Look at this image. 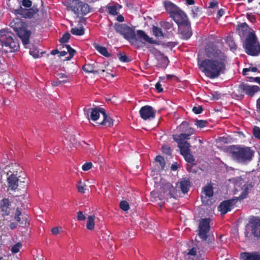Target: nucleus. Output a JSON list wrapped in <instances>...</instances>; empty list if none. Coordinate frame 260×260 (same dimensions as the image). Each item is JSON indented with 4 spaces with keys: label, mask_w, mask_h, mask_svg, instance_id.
Returning <instances> with one entry per match:
<instances>
[{
    "label": "nucleus",
    "mask_w": 260,
    "mask_h": 260,
    "mask_svg": "<svg viewBox=\"0 0 260 260\" xmlns=\"http://www.w3.org/2000/svg\"><path fill=\"white\" fill-rule=\"evenodd\" d=\"M205 58L199 62L205 75L210 79L219 77L226 71L228 57L213 42H208L205 47Z\"/></svg>",
    "instance_id": "obj_1"
},
{
    "label": "nucleus",
    "mask_w": 260,
    "mask_h": 260,
    "mask_svg": "<svg viewBox=\"0 0 260 260\" xmlns=\"http://www.w3.org/2000/svg\"><path fill=\"white\" fill-rule=\"evenodd\" d=\"M165 8L170 16L176 23L178 27L179 33L182 38L189 39L192 36L190 22L186 14L179 7L171 2L165 4Z\"/></svg>",
    "instance_id": "obj_2"
},
{
    "label": "nucleus",
    "mask_w": 260,
    "mask_h": 260,
    "mask_svg": "<svg viewBox=\"0 0 260 260\" xmlns=\"http://www.w3.org/2000/svg\"><path fill=\"white\" fill-rule=\"evenodd\" d=\"M16 2L18 5L17 8H15L11 5L10 0H7V5L12 12L16 15H20L25 18H33L35 20V21H32L33 22L37 24H39L43 19V14H42V16L38 14L39 9L35 5L29 9H25L21 7L20 2L18 0H17Z\"/></svg>",
    "instance_id": "obj_3"
},
{
    "label": "nucleus",
    "mask_w": 260,
    "mask_h": 260,
    "mask_svg": "<svg viewBox=\"0 0 260 260\" xmlns=\"http://www.w3.org/2000/svg\"><path fill=\"white\" fill-rule=\"evenodd\" d=\"M0 44L2 47L7 48L5 49L6 52H13L19 49V44L14 35L7 29L0 30Z\"/></svg>",
    "instance_id": "obj_4"
},
{
    "label": "nucleus",
    "mask_w": 260,
    "mask_h": 260,
    "mask_svg": "<svg viewBox=\"0 0 260 260\" xmlns=\"http://www.w3.org/2000/svg\"><path fill=\"white\" fill-rule=\"evenodd\" d=\"M10 26L21 39L23 45L26 48V45L30 42L29 37L31 32L27 30L25 22L19 18H15L10 22Z\"/></svg>",
    "instance_id": "obj_5"
},
{
    "label": "nucleus",
    "mask_w": 260,
    "mask_h": 260,
    "mask_svg": "<svg viewBox=\"0 0 260 260\" xmlns=\"http://www.w3.org/2000/svg\"><path fill=\"white\" fill-rule=\"evenodd\" d=\"M184 252L187 260H203L205 250L200 241L189 242Z\"/></svg>",
    "instance_id": "obj_6"
},
{
    "label": "nucleus",
    "mask_w": 260,
    "mask_h": 260,
    "mask_svg": "<svg viewBox=\"0 0 260 260\" xmlns=\"http://www.w3.org/2000/svg\"><path fill=\"white\" fill-rule=\"evenodd\" d=\"M232 157L240 162L251 160L253 156V151L249 147L240 148L233 146L230 148Z\"/></svg>",
    "instance_id": "obj_7"
},
{
    "label": "nucleus",
    "mask_w": 260,
    "mask_h": 260,
    "mask_svg": "<svg viewBox=\"0 0 260 260\" xmlns=\"http://www.w3.org/2000/svg\"><path fill=\"white\" fill-rule=\"evenodd\" d=\"M161 189L162 192H160V194L157 193H151V201H153V198L155 201H157V199L159 201H164L168 200V198H175L176 196H177L178 191L177 188L169 182L164 184Z\"/></svg>",
    "instance_id": "obj_8"
},
{
    "label": "nucleus",
    "mask_w": 260,
    "mask_h": 260,
    "mask_svg": "<svg viewBox=\"0 0 260 260\" xmlns=\"http://www.w3.org/2000/svg\"><path fill=\"white\" fill-rule=\"evenodd\" d=\"M246 53L251 56H257L260 53V44L254 32H249L246 36L244 45Z\"/></svg>",
    "instance_id": "obj_9"
},
{
    "label": "nucleus",
    "mask_w": 260,
    "mask_h": 260,
    "mask_svg": "<svg viewBox=\"0 0 260 260\" xmlns=\"http://www.w3.org/2000/svg\"><path fill=\"white\" fill-rule=\"evenodd\" d=\"M64 5L68 11L73 12L78 16L86 15L90 12L89 6L80 0H70Z\"/></svg>",
    "instance_id": "obj_10"
},
{
    "label": "nucleus",
    "mask_w": 260,
    "mask_h": 260,
    "mask_svg": "<svg viewBox=\"0 0 260 260\" xmlns=\"http://www.w3.org/2000/svg\"><path fill=\"white\" fill-rule=\"evenodd\" d=\"M114 28L117 32L122 35L124 38L128 40L132 45H137V39L134 28L124 23H115Z\"/></svg>",
    "instance_id": "obj_11"
},
{
    "label": "nucleus",
    "mask_w": 260,
    "mask_h": 260,
    "mask_svg": "<svg viewBox=\"0 0 260 260\" xmlns=\"http://www.w3.org/2000/svg\"><path fill=\"white\" fill-rule=\"evenodd\" d=\"M259 90L260 88L258 86H250L248 84L242 83L239 85L238 89L237 90V93L234 91V93L238 98H243L245 94L252 97Z\"/></svg>",
    "instance_id": "obj_12"
},
{
    "label": "nucleus",
    "mask_w": 260,
    "mask_h": 260,
    "mask_svg": "<svg viewBox=\"0 0 260 260\" xmlns=\"http://www.w3.org/2000/svg\"><path fill=\"white\" fill-rule=\"evenodd\" d=\"M210 218H203L199 222L198 235L202 241H207L208 244L212 242V240L208 239V233L210 230Z\"/></svg>",
    "instance_id": "obj_13"
},
{
    "label": "nucleus",
    "mask_w": 260,
    "mask_h": 260,
    "mask_svg": "<svg viewBox=\"0 0 260 260\" xmlns=\"http://www.w3.org/2000/svg\"><path fill=\"white\" fill-rule=\"evenodd\" d=\"M84 112L85 115L89 120L90 118L94 121L99 119L100 114L102 115L105 114V109L99 107L88 109L87 110L84 109Z\"/></svg>",
    "instance_id": "obj_14"
},
{
    "label": "nucleus",
    "mask_w": 260,
    "mask_h": 260,
    "mask_svg": "<svg viewBox=\"0 0 260 260\" xmlns=\"http://www.w3.org/2000/svg\"><path fill=\"white\" fill-rule=\"evenodd\" d=\"M249 223L252 235L257 239H260V218L252 216L249 218Z\"/></svg>",
    "instance_id": "obj_15"
},
{
    "label": "nucleus",
    "mask_w": 260,
    "mask_h": 260,
    "mask_svg": "<svg viewBox=\"0 0 260 260\" xmlns=\"http://www.w3.org/2000/svg\"><path fill=\"white\" fill-rule=\"evenodd\" d=\"M139 113L141 117L144 120L154 118L155 116V110L149 105L142 107L140 109Z\"/></svg>",
    "instance_id": "obj_16"
},
{
    "label": "nucleus",
    "mask_w": 260,
    "mask_h": 260,
    "mask_svg": "<svg viewBox=\"0 0 260 260\" xmlns=\"http://www.w3.org/2000/svg\"><path fill=\"white\" fill-rule=\"evenodd\" d=\"M13 170L12 173L8 177L7 182L8 188L12 190H15L18 187V182L19 179L17 177V169Z\"/></svg>",
    "instance_id": "obj_17"
},
{
    "label": "nucleus",
    "mask_w": 260,
    "mask_h": 260,
    "mask_svg": "<svg viewBox=\"0 0 260 260\" xmlns=\"http://www.w3.org/2000/svg\"><path fill=\"white\" fill-rule=\"evenodd\" d=\"M136 35L138 43L135 46L137 47H139L138 40H144L145 42H148L151 44H159L156 41L154 40L152 38L149 37L143 30H138Z\"/></svg>",
    "instance_id": "obj_18"
},
{
    "label": "nucleus",
    "mask_w": 260,
    "mask_h": 260,
    "mask_svg": "<svg viewBox=\"0 0 260 260\" xmlns=\"http://www.w3.org/2000/svg\"><path fill=\"white\" fill-rule=\"evenodd\" d=\"M234 202V200H228L221 202L218 207L221 214L224 215L230 211L233 208Z\"/></svg>",
    "instance_id": "obj_19"
},
{
    "label": "nucleus",
    "mask_w": 260,
    "mask_h": 260,
    "mask_svg": "<svg viewBox=\"0 0 260 260\" xmlns=\"http://www.w3.org/2000/svg\"><path fill=\"white\" fill-rule=\"evenodd\" d=\"M11 202L9 199L4 198L0 201V211L3 216L10 214Z\"/></svg>",
    "instance_id": "obj_20"
},
{
    "label": "nucleus",
    "mask_w": 260,
    "mask_h": 260,
    "mask_svg": "<svg viewBox=\"0 0 260 260\" xmlns=\"http://www.w3.org/2000/svg\"><path fill=\"white\" fill-rule=\"evenodd\" d=\"M15 219L22 227H26L29 225V222L27 221V215H22L21 212L18 208L16 210Z\"/></svg>",
    "instance_id": "obj_21"
},
{
    "label": "nucleus",
    "mask_w": 260,
    "mask_h": 260,
    "mask_svg": "<svg viewBox=\"0 0 260 260\" xmlns=\"http://www.w3.org/2000/svg\"><path fill=\"white\" fill-rule=\"evenodd\" d=\"M242 260H260V254L257 252H243L240 253Z\"/></svg>",
    "instance_id": "obj_22"
},
{
    "label": "nucleus",
    "mask_w": 260,
    "mask_h": 260,
    "mask_svg": "<svg viewBox=\"0 0 260 260\" xmlns=\"http://www.w3.org/2000/svg\"><path fill=\"white\" fill-rule=\"evenodd\" d=\"M179 131L182 133L186 134H189L192 135L194 133V131L193 128L189 126V123L186 121H183L180 125L179 126Z\"/></svg>",
    "instance_id": "obj_23"
},
{
    "label": "nucleus",
    "mask_w": 260,
    "mask_h": 260,
    "mask_svg": "<svg viewBox=\"0 0 260 260\" xmlns=\"http://www.w3.org/2000/svg\"><path fill=\"white\" fill-rule=\"evenodd\" d=\"M178 147L180 149V154H186V153L190 152V144L187 142H178Z\"/></svg>",
    "instance_id": "obj_24"
},
{
    "label": "nucleus",
    "mask_w": 260,
    "mask_h": 260,
    "mask_svg": "<svg viewBox=\"0 0 260 260\" xmlns=\"http://www.w3.org/2000/svg\"><path fill=\"white\" fill-rule=\"evenodd\" d=\"M190 186V182L188 179H182L180 182V188L184 194L188 191Z\"/></svg>",
    "instance_id": "obj_25"
},
{
    "label": "nucleus",
    "mask_w": 260,
    "mask_h": 260,
    "mask_svg": "<svg viewBox=\"0 0 260 260\" xmlns=\"http://www.w3.org/2000/svg\"><path fill=\"white\" fill-rule=\"evenodd\" d=\"M190 136V133L187 134L182 132L179 135H173V139L177 143L178 142H185V140L189 139Z\"/></svg>",
    "instance_id": "obj_26"
},
{
    "label": "nucleus",
    "mask_w": 260,
    "mask_h": 260,
    "mask_svg": "<svg viewBox=\"0 0 260 260\" xmlns=\"http://www.w3.org/2000/svg\"><path fill=\"white\" fill-rule=\"evenodd\" d=\"M252 187L253 186L248 182L244 184L242 188L243 191L241 195L238 197V198L240 200L245 199L249 193V190L252 189Z\"/></svg>",
    "instance_id": "obj_27"
},
{
    "label": "nucleus",
    "mask_w": 260,
    "mask_h": 260,
    "mask_svg": "<svg viewBox=\"0 0 260 260\" xmlns=\"http://www.w3.org/2000/svg\"><path fill=\"white\" fill-rule=\"evenodd\" d=\"M103 120L101 122H100L99 124L102 125H104L107 127H111L113 125V119L108 116L106 112V110H105V114H103Z\"/></svg>",
    "instance_id": "obj_28"
},
{
    "label": "nucleus",
    "mask_w": 260,
    "mask_h": 260,
    "mask_svg": "<svg viewBox=\"0 0 260 260\" xmlns=\"http://www.w3.org/2000/svg\"><path fill=\"white\" fill-rule=\"evenodd\" d=\"M94 64L86 63L82 67V70L87 73L99 74V70H95Z\"/></svg>",
    "instance_id": "obj_29"
},
{
    "label": "nucleus",
    "mask_w": 260,
    "mask_h": 260,
    "mask_svg": "<svg viewBox=\"0 0 260 260\" xmlns=\"http://www.w3.org/2000/svg\"><path fill=\"white\" fill-rule=\"evenodd\" d=\"M238 27L239 35L241 37H244L249 30L248 25L244 22L241 23Z\"/></svg>",
    "instance_id": "obj_30"
},
{
    "label": "nucleus",
    "mask_w": 260,
    "mask_h": 260,
    "mask_svg": "<svg viewBox=\"0 0 260 260\" xmlns=\"http://www.w3.org/2000/svg\"><path fill=\"white\" fill-rule=\"evenodd\" d=\"M95 48L97 51H98L103 56L109 57L111 56L110 53H109L107 49V48L105 47L101 46L99 45H96L95 46Z\"/></svg>",
    "instance_id": "obj_31"
},
{
    "label": "nucleus",
    "mask_w": 260,
    "mask_h": 260,
    "mask_svg": "<svg viewBox=\"0 0 260 260\" xmlns=\"http://www.w3.org/2000/svg\"><path fill=\"white\" fill-rule=\"evenodd\" d=\"M71 32L72 35L75 36H82L84 34V29L83 26L80 27H75L72 28L71 29Z\"/></svg>",
    "instance_id": "obj_32"
},
{
    "label": "nucleus",
    "mask_w": 260,
    "mask_h": 260,
    "mask_svg": "<svg viewBox=\"0 0 260 260\" xmlns=\"http://www.w3.org/2000/svg\"><path fill=\"white\" fill-rule=\"evenodd\" d=\"M117 57L119 60L123 62H129L132 61L131 57L127 56L124 52H119L117 53Z\"/></svg>",
    "instance_id": "obj_33"
},
{
    "label": "nucleus",
    "mask_w": 260,
    "mask_h": 260,
    "mask_svg": "<svg viewBox=\"0 0 260 260\" xmlns=\"http://www.w3.org/2000/svg\"><path fill=\"white\" fill-rule=\"evenodd\" d=\"M203 192L206 197L211 198L213 196V187L211 185H206L203 188Z\"/></svg>",
    "instance_id": "obj_34"
},
{
    "label": "nucleus",
    "mask_w": 260,
    "mask_h": 260,
    "mask_svg": "<svg viewBox=\"0 0 260 260\" xmlns=\"http://www.w3.org/2000/svg\"><path fill=\"white\" fill-rule=\"evenodd\" d=\"M94 216H89L87 218L86 228L89 230H92L94 228Z\"/></svg>",
    "instance_id": "obj_35"
},
{
    "label": "nucleus",
    "mask_w": 260,
    "mask_h": 260,
    "mask_svg": "<svg viewBox=\"0 0 260 260\" xmlns=\"http://www.w3.org/2000/svg\"><path fill=\"white\" fill-rule=\"evenodd\" d=\"M152 29L153 35L156 37H163L164 36V33L162 32V29L161 28L156 26H153Z\"/></svg>",
    "instance_id": "obj_36"
},
{
    "label": "nucleus",
    "mask_w": 260,
    "mask_h": 260,
    "mask_svg": "<svg viewBox=\"0 0 260 260\" xmlns=\"http://www.w3.org/2000/svg\"><path fill=\"white\" fill-rule=\"evenodd\" d=\"M191 15L193 18H197L201 14V9L197 6H193L191 9Z\"/></svg>",
    "instance_id": "obj_37"
},
{
    "label": "nucleus",
    "mask_w": 260,
    "mask_h": 260,
    "mask_svg": "<svg viewBox=\"0 0 260 260\" xmlns=\"http://www.w3.org/2000/svg\"><path fill=\"white\" fill-rule=\"evenodd\" d=\"M226 44L229 45L231 50H235L237 48V46L232 37H228L226 40Z\"/></svg>",
    "instance_id": "obj_38"
},
{
    "label": "nucleus",
    "mask_w": 260,
    "mask_h": 260,
    "mask_svg": "<svg viewBox=\"0 0 260 260\" xmlns=\"http://www.w3.org/2000/svg\"><path fill=\"white\" fill-rule=\"evenodd\" d=\"M182 155L184 157L185 160L190 164H192L195 160L193 156L190 153V152L186 154H183Z\"/></svg>",
    "instance_id": "obj_39"
},
{
    "label": "nucleus",
    "mask_w": 260,
    "mask_h": 260,
    "mask_svg": "<svg viewBox=\"0 0 260 260\" xmlns=\"http://www.w3.org/2000/svg\"><path fill=\"white\" fill-rule=\"evenodd\" d=\"M70 81L69 79H64V80H59L58 79H57L56 80L52 81L51 85L53 86H58L60 85H62V84L68 83Z\"/></svg>",
    "instance_id": "obj_40"
},
{
    "label": "nucleus",
    "mask_w": 260,
    "mask_h": 260,
    "mask_svg": "<svg viewBox=\"0 0 260 260\" xmlns=\"http://www.w3.org/2000/svg\"><path fill=\"white\" fill-rule=\"evenodd\" d=\"M119 207L124 211H127L129 209V204L126 201H121L119 204Z\"/></svg>",
    "instance_id": "obj_41"
},
{
    "label": "nucleus",
    "mask_w": 260,
    "mask_h": 260,
    "mask_svg": "<svg viewBox=\"0 0 260 260\" xmlns=\"http://www.w3.org/2000/svg\"><path fill=\"white\" fill-rule=\"evenodd\" d=\"M70 37L71 35L70 33L67 32L62 35V37L59 39V41L61 43H67L70 39Z\"/></svg>",
    "instance_id": "obj_42"
},
{
    "label": "nucleus",
    "mask_w": 260,
    "mask_h": 260,
    "mask_svg": "<svg viewBox=\"0 0 260 260\" xmlns=\"http://www.w3.org/2000/svg\"><path fill=\"white\" fill-rule=\"evenodd\" d=\"M155 160L157 162H159V164L161 167V169L162 170L164 169V168H165V166L166 165V162H165L164 158L161 156L158 155L155 157Z\"/></svg>",
    "instance_id": "obj_43"
},
{
    "label": "nucleus",
    "mask_w": 260,
    "mask_h": 260,
    "mask_svg": "<svg viewBox=\"0 0 260 260\" xmlns=\"http://www.w3.org/2000/svg\"><path fill=\"white\" fill-rule=\"evenodd\" d=\"M208 122L206 120H197L195 123V124L197 127L201 128H203L207 126Z\"/></svg>",
    "instance_id": "obj_44"
},
{
    "label": "nucleus",
    "mask_w": 260,
    "mask_h": 260,
    "mask_svg": "<svg viewBox=\"0 0 260 260\" xmlns=\"http://www.w3.org/2000/svg\"><path fill=\"white\" fill-rule=\"evenodd\" d=\"M22 247V244L20 243H17L14 245L11 248V251L13 253L18 252Z\"/></svg>",
    "instance_id": "obj_45"
},
{
    "label": "nucleus",
    "mask_w": 260,
    "mask_h": 260,
    "mask_svg": "<svg viewBox=\"0 0 260 260\" xmlns=\"http://www.w3.org/2000/svg\"><path fill=\"white\" fill-rule=\"evenodd\" d=\"M253 135L255 138L260 140V127L254 126L253 128Z\"/></svg>",
    "instance_id": "obj_46"
},
{
    "label": "nucleus",
    "mask_w": 260,
    "mask_h": 260,
    "mask_svg": "<svg viewBox=\"0 0 260 260\" xmlns=\"http://www.w3.org/2000/svg\"><path fill=\"white\" fill-rule=\"evenodd\" d=\"M161 149L164 154L170 155L172 153L171 147L168 145H162Z\"/></svg>",
    "instance_id": "obj_47"
},
{
    "label": "nucleus",
    "mask_w": 260,
    "mask_h": 260,
    "mask_svg": "<svg viewBox=\"0 0 260 260\" xmlns=\"http://www.w3.org/2000/svg\"><path fill=\"white\" fill-rule=\"evenodd\" d=\"M162 27H164V29L166 30H169L173 28V23L171 22L164 21L162 22V24L161 25Z\"/></svg>",
    "instance_id": "obj_48"
},
{
    "label": "nucleus",
    "mask_w": 260,
    "mask_h": 260,
    "mask_svg": "<svg viewBox=\"0 0 260 260\" xmlns=\"http://www.w3.org/2000/svg\"><path fill=\"white\" fill-rule=\"evenodd\" d=\"M186 169L189 172L196 173L198 171L197 169L195 168L194 164H188Z\"/></svg>",
    "instance_id": "obj_49"
},
{
    "label": "nucleus",
    "mask_w": 260,
    "mask_h": 260,
    "mask_svg": "<svg viewBox=\"0 0 260 260\" xmlns=\"http://www.w3.org/2000/svg\"><path fill=\"white\" fill-rule=\"evenodd\" d=\"M109 13L113 15L117 14V8L116 6L108 7Z\"/></svg>",
    "instance_id": "obj_50"
},
{
    "label": "nucleus",
    "mask_w": 260,
    "mask_h": 260,
    "mask_svg": "<svg viewBox=\"0 0 260 260\" xmlns=\"http://www.w3.org/2000/svg\"><path fill=\"white\" fill-rule=\"evenodd\" d=\"M77 187L78 188V191L82 193H84L85 192V190H86L85 188L84 187V184L82 183V182L80 181L77 185Z\"/></svg>",
    "instance_id": "obj_51"
},
{
    "label": "nucleus",
    "mask_w": 260,
    "mask_h": 260,
    "mask_svg": "<svg viewBox=\"0 0 260 260\" xmlns=\"http://www.w3.org/2000/svg\"><path fill=\"white\" fill-rule=\"evenodd\" d=\"M203 109L201 106H194L192 108V111L196 114H199L202 113Z\"/></svg>",
    "instance_id": "obj_52"
},
{
    "label": "nucleus",
    "mask_w": 260,
    "mask_h": 260,
    "mask_svg": "<svg viewBox=\"0 0 260 260\" xmlns=\"http://www.w3.org/2000/svg\"><path fill=\"white\" fill-rule=\"evenodd\" d=\"M161 67L164 68H166L169 63V60L167 57H163L161 59Z\"/></svg>",
    "instance_id": "obj_53"
},
{
    "label": "nucleus",
    "mask_w": 260,
    "mask_h": 260,
    "mask_svg": "<svg viewBox=\"0 0 260 260\" xmlns=\"http://www.w3.org/2000/svg\"><path fill=\"white\" fill-rule=\"evenodd\" d=\"M21 5L25 8H30L32 5V2L30 0H22Z\"/></svg>",
    "instance_id": "obj_54"
},
{
    "label": "nucleus",
    "mask_w": 260,
    "mask_h": 260,
    "mask_svg": "<svg viewBox=\"0 0 260 260\" xmlns=\"http://www.w3.org/2000/svg\"><path fill=\"white\" fill-rule=\"evenodd\" d=\"M92 164L91 162H86L83 165L82 169L84 171H88L91 168Z\"/></svg>",
    "instance_id": "obj_55"
},
{
    "label": "nucleus",
    "mask_w": 260,
    "mask_h": 260,
    "mask_svg": "<svg viewBox=\"0 0 260 260\" xmlns=\"http://www.w3.org/2000/svg\"><path fill=\"white\" fill-rule=\"evenodd\" d=\"M29 53L35 58H39L40 57L39 52L37 49H33L29 51Z\"/></svg>",
    "instance_id": "obj_56"
},
{
    "label": "nucleus",
    "mask_w": 260,
    "mask_h": 260,
    "mask_svg": "<svg viewBox=\"0 0 260 260\" xmlns=\"http://www.w3.org/2000/svg\"><path fill=\"white\" fill-rule=\"evenodd\" d=\"M77 219L79 221H83L85 220L86 217L85 215L83 214L82 211H79L77 212Z\"/></svg>",
    "instance_id": "obj_57"
},
{
    "label": "nucleus",
    "mask_w": 260,
    "mask_h": 260,
    "mask_svg": "<svg viewBox=\"0 0 260 260\" xmlns=\"http://www.w3.org/2000/svg\"><path fill=\"white\" fill-rule=\"evenodd\" d=\"M155 86V89L158 93H160L163 91V88L161 87V84L159 82H157Z\"/></svg>",
    "instance_id": "obj_58"
},
{
    "label": "nucleus",
    "mask_w": 260,
    "mask_h": 260,
    "mask_svg": "<svg viewBox=\"0 0 260 260\" xmlns=\"http://www.w3.org/2000/svg\"><path fill=\"white\" fill-rule=\"evenodd\" d=\"M57 76L58 77V78L59 79H62L63 80L69 79L68 76H67V75H66L64 74L58 73L57 74Z\"/></svg>",
    "instance_id": "obj_59"
},
{
    "label": "nucleus",
    "mask_w": 260,
    "mask_h": 260,
    "mask_svg": "<svg viewBox=\"0 0 260 260\" xmlns=\"http://www.w3.org/2000/svg\"><path fill=\"white\" fill-rule=\"evenodd\" d=\"M217 6H218V3L216 1H214L210 3L209 8H210L213 9Z\"/></svg>",
    "instance_id": "obj_60"
},
{
    "label": "nucleus",
    "mask_w": 260,
    "mask_h": 260,
    "mask_svg": "<svg viewBox=\"0 0 260 260\" xmlns=\"http://www.w3.org/2000/svg\"><path fill=\"white\" fill-rule=\"evenodd\" d=\"M51 233L52 234L56 235L59 233V230L58 227H54L51 229Z\"/></svg>",
    "instance_id": "obj_61"
},
{
    "label": "nucleus",
    "mask_w": 260,
    "mask_h": 260,
    "mask_svg": "<svg viewBox=\"0 0 260 260\" xmlns=\"http://www.w3.org/2000/svg\"><path fill=\"white\" fill-rule=\"evenodd\" d=\"M224 14V11L222 9H220L218 10V13H217V17L218 18H220L221 17H222Z\"/></svg>",
    "instance_id": "obj_62"
},
{
    "label": "nucleus",
    "mask_w": 260,
    "mask_h": 260,
    "mask_svg": "<svg viewBox=\"0 0 260 260\" xmlns=\"http://www.w3.org/2000/svg\"><path fill=\"white\" fill-rule=\"evenodd\" d=\"M251 233H250L248 231H246L245 232V236L247 238L248 240H250L252 239Z\"/></svg>",
    "instance_id": "obj_63"
},
{
    "label": "nucleus",
    "mask_w": 260,
    "mask_h": 260,
    "mask_svg": "<svg viewBox=\"0 0 260 260\" xmlns=\"http://www.w3.org/2000/svg\"><path fill=\"white\" fill-rule=\"evenodd\" d=\"M177 44L175 42H169L166 44V46L170 48L175 47Z\"/></svg>",
    "instance_id": "obj_64"
}]
</instances>
